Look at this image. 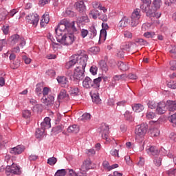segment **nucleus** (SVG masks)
Listing matches in <instances>:
<instances>
[{
    "label": "nucleus",
    "mask_w": 176,
    "mask_h": 176,
    "mask_svg": "<svg viewBox=\"0 0 176 176\" xmlns=\"http://www.w3.org/2000/svg\"><path fill=\"white\" fill-rule=\"evenodd\" d=\"M88 58L89 56L87 54H84L82 57L80 58L79 64L74 69L73 74H71V72H67V75L70 78L71 80L79 82V80H82L85 78V69L86 68V65H87Z\"/></svg>",
    "instance_id": "nucleus-1"
},
{
    "label": "nucleus",
    "mask_w": 176,
    "mask_h": 176,
    "mask_svg": "<svg viewBox=\"0 0 176 176\" xmlns=\"http://www.w3.org/2000/svg\"><path fill=\"white\" fill-rule=\"evenodd\" d=\"M142 1L143 4L140 6V9L146 14V16L148 17H156V19L160 18L162 13L156 12L155 10H151L152 0H142Z\"/></svg>",
    "instance_id": "nucleus-2"
},
{
    "label": "nucleus",
    "mask_w": 176,
    "mask_h": 176,
    "mask_svg": "<svg viewBox=\"0 0 176 176\" xmlns=\"http://www.w3.org/2000/svg\"><path fill=\"white\" fill-rule=\"evenodd\" d=\"M102 80V77H98L94 80L89 77H86L82 81V86L85 89H93V90H100V85Z\"/></svg>",
    "instance_id": "nucleus-3"
},
{
    "label": "nucleus",
    "mask_w": 176,
    "mask_h": 176,
    "mask_svg": "<svg viewBox=\"0 0 176 176\" xmlns=\"http://www.w3.org/2000/svg\"><path fill=\"white\" fill-rule=\"evenodd\" d=\"M56 39L57 42L63 45V46H69V45H72L74 43V41H75V36L72 33L65 34L63 35V33H60V34H57L56 36Z\"/></svg>",
    "instance_id": "nucleus-4"
},
{
    "label": "nucleus",
    "mask_w": 176,
    "mask_h": 176,
    "mask_svg": "<svg viewBox=\"0 0 176 176\" xmlns=\"http://www.w3.org/2000/svg\"><path fill=\"white\" fill-rule=\"evenodd\" d=\"M148 131V125L142 124L136 126L135 129V138L137 142H142L146 131Z\"/></svg>",
    "instance_id": "nucleus-5"
},
{
    "label": "nucleus",
    "mask_w": 176,
    "mask_h": 176,
    "mask_svg": "<svg viewBox=\"0 0 176 176\" xmlns=\"http://www.w3.org/2000/svg\"><path fill=\"white\" fill-rule=\"evenodd\" d=\"M86 53L85 51H78V54L73 55L70 58V60H69L66 65L65 68L67 69H69L75 65V64H77V65H79V61H80V57H83Z\"/></svg>",
    "instance_id": "nucleus-6"
},
{
    "label": "nucleus",
    "mask_w": 176,
    "mask_h": 176,
    "mask_svg": "<svg viewBox=\"0 0 176 176\" xmlns=\"http://www.w3.org/2000/svg\"><path fill=\"white\" fill-rule=\"evenodd\" d=\"M141 10L135 9L131 16V27H137L140 24V19H141Z\"/></svg>",
    "instance_id": "nucleus-7"
},
{
    "label": "nucleus",
    "mask_w": 176,
    "mask_h": 176,
    "mask_svg": "<svg viewBox=\"0 0 176 176\" xmlns=\"http://www.w3.org/2000/svg\"><path fill=\"white\" fill-rule=\"evenodd\" d=\"M9 42L11 45L19 43V46H21V47H24V45H25V40L19 34H14L11 36L9 38Z\"/></svg>",
    "instance_id": "nucleus-8"
},
{
    "label": "nucleus",
    "mask_w": 176,
    "mask_h": 176,
    "mask_svg": "<svg viewBox=\"0 0 176 176\" xmlns=\"http://www.w3.org/2000/svg\"><path fill=\"white\" fill-rule=\"evenodd\" d=\"M98 131L101 134L102 138L109 142V138H108V135L109 134V126L107 124H102Z\"/></svg>",
    "instance_id": "nucleus-9"
},
{
    "label": "nucleus",
    "mask_w": 176,
    "mask_h": 176,
    "mask_svg": "<svg viewBox=\"0 0 176 176\" xmlns=\"http://www.w3.org/2000/svg\"><path fill=\"white\" fill-rule=\"evenodd\" d=\"M27 23L32 24V27H36L39 23V15L38 14H30L25 17Z\"/></svg>",
    "instance_id": "nucleus-10"
},
{
    "label": "nucleus",
    "mask_w": 176,
    "mask_h": 176,
    "mask_svg": "<svg viewBox=\"0 0 176 176\" xmlns=\"http://www.w3.org/2000/svg\"><path fill=\"white\" fill-rule=\"evenodd\" d=\"M146 153L151 156H159L160 151L155 146H148L146 148Z\"/></svg>",
    "instance_id": "nucleus-11"
},
{
    "label": "nucleus",
    "mask_w": 176,
    "mask_h": 176,
    "mask_svg": "<svg viewBox=\"0 0 176 176\" xmlns=\"http://www.w3.org/2000/svg\"><path fill=\"white\" fill-rule=\"evenodd\" d=\"M91 97L93 102L95 104H100L101 99L100 98V94H98V90L92 89L90 92Z\"/></svg>",
    "instance_id": "nucleus-12"
},
{
    "label": "nucleus",
    "mask_w": 176,
    "mask_h": 176,
    "mask_svg": "<svg viewBox=\"0 0 176 176\" xmlns=\"http://www.w3.org/2000/svg\"><path fill=\"white\" fill-rule=\"evenodd\" d=\"M25 151V147L23 145H18L16 147L11 148L10 149V153L12 155H20Z\"/></svg>",
    "instance_id": "nucleus-13"
},
{
    "label": "nucleus",
    "mask_w": 176,
    "mask_h": 176,
    "mask_svg": "<svg viewBox=\"0 0 176 176\" xmlns=\"http://www.w3.org/2000/svg\"><path fill=\"white\" fill-rule=\"evenodd\" d=\"M42 101L47 107H52L54 104V96L49 95L47 97L43 96Z\"/></svg>",
    "instance_id": "nucleus-14"
},
{
    "label": "nucleus",
    "mask_w": 176,
    "mask_h": 176,
    "mask_svg": "<svg viewBox=\"0 0 176 176\" xmlns=\"http://www.w3.org/2000/svg\"><path fill=\"white\" fill-rule=\"evenodd\" d=\"M63 23L66 28V30L68 31V30H72L73 32H76V31H78L75 27V21L69 22V21L67 19H63Z\"/></svg>",
    "instance_id": "nucleus-15"
},
{
    "label": "nucleus",
    "mask_w": 176,
    "mask_h": 176,
    "mask_svg": "<svg viewBox=\"0 0 176 176\" xmlns=\"http://www.w3.org/2000/svg\"><path fill=\"white\" fill-rule=\"evenodd\" d=\"M67 28H65V24L64 23V21H61L58 24L57 28L55 29L56 36L57 35H60V34H63L64 31H65Z\"/></svg>",
    "instance_id": "nucleus-16"
},
{
    "label": "nucleus",
    "mask_w": 176,
    "mask_h": 176,
    "mask_svg": "<svg viewBox=\"0 0 176 176\" xmlns=\"http://www.w3.org/2000/svg\"><path fill=\"white\" fill-rule=\"evenodd\" d=\"M167 109V104L164 102H159L157 107V112L159 115H163V113H166V109Z\"/></svg>",
    "instance_id": "nucleus-17"
},
{
    "label": "nucleus",
    "mask_w": 176,
    "mask_h": 176,
    "mask_svg": "<svg viewBox=\"0 0 176 176\" xmlns=\"http://www.w3.org/2000/svg\"><path fill=\"white\" fill-rule=\"evenodd\" d=\"M50 118L46 117L43 122L41 123V129L44 130H47V129H50L52 127V124L50 123Z\"/></svg>",
    "instance_id": "nucleus-18"
},
{
    "label": "nucleus",
    "mask_w": 176,
    "mask_h": 176,
    "mask_svg": "<svg viewBox=\"0 0 176 176\" xmlns=\"http://www.w3.org/2000/svg\"><path fill=\"white\" fill-rule=\"evenodd\" d=\"M166 108H168L169 112H174L176 111V100H167Z\"/></svg>",
    "instance_id": "nucleus-19"
},
{
    "label": "nucleus",
    "mask_w": 176,
    "mask_h": 176,
    "mask_svg": "<svg viewBox=\"0 0 176 176\" xmlns=\"http://www.w3.org/2000/svg\"><path fill=\"white\" fill-rule=\"evenodd\" d=\"M85 2H86V0H82L76 3V9L80 13H82V12H85V10L86 9V6L85 5Z\"/></svg>",
    "instance_id": "nucleus-20"
},
{
    "label": "nucleus",
    "mask_w": 176,
    "mask_h": 176,
    "mask_svg": "<svg viewBox=\"0 0 176 176\" xmlns=\"http://www.w3.org/2000/svg\"><path fill=\"white\" fill-rule=\"evenodd\" d=\"M129 25V17L127 16H123L122 19L118 23V27L119 28H125V27H127Z\"/></svg>",
    "instance_id": "nucleus-21"
},
{
    "label": "nucleus",
    "mask_w": 176,
    "mask_h": 176,
    "mask_svg": "<svg viewBox=\"0 0 176 176\" xmlns=\"http://www.w3.org/2000/svg\"><path fill=\"white\" fill-rule=\"evenodd\" d=\"M50 19L49 18V12H45L41 20V27H45L46 24H47L50 21Z\"/></svg>",
    "instance_id": "nucleus-22"
},
{
    "label": "nucleus",
    "mask_w": 176,
    "mask_h": 176,
    "mask_svg": "<svg viewBox=\"0 0 176 176\" xmlns=\"http://www.w3.org/2000/svg\"><path fill=\"white\" fill-rule=\"evenodd\" d=\"M10 172L12 174H15L16 175H20V174H21V171L20 170V168L14 164H12V165L10 166Z\"/></svg>",
    "instance_id": "nucleus-23"
},
{
    "label": "nucleus",
    "mask_w": 176,
    "mask_h": 176,
    "mask_svg": "<svg viewBox=\"0 0 176 176\" xmlns=\"http://www.w3.org/2000/svg\"><path fill=\"white\" fill-rule=\"evenodd\" d=\"M91 165V161L90 159L86 160L82 166H81V171H87V170L90 169V166Z\"/></svg>",
    "instance_id": "nucleus-24"
},
{
    "label": "nucleus",
    "mask_w": 176,
    "mask_h": 176,
    "mask_svg": "<svg viewBox=\"0 0 176 176\" xmlns=\"http://www.w3.org/2000/svg\"><path fill=\"white\" fill-rule=\"evenodd\" d=\"M69 93L70 96H72L73 97H76V96H79L80 94V90L78 87H70L69 90Z\"/></svg>",
    "instance_id": "nucleus-25"
},
{
    "label": "nucleus",
    "mask_w": 176,
    "mask_h": 176,
    "mask_svg": "<svg viewBox=\"0 0 176 176\" xmlns=\"http://www.w3.org/2000/svg\"><path fill=\"white\" fill-rule=\"evenodd\" d=\"M144 105L141 104H134L132 105V109L133 111H134V112H142L144 109Z\"/></svg>",
    "instance_id": "nucleus-26"
},
{
    "label": "nucleus",
    "mask_w": 176,
    "mask_h": 176,
    "mask_svg": "<svg viewBox=\"0 0 176 176\" xmlns=\"http://www.w3.org/2000/svg\"><path fill=\"white\" fill-rule=\"evenodd\" d=\"M80 130V129L79 128V126L76 124L69 126L67 129L68 133H74V134L79 133Z\"/></svg>",
    "instance_id": "nucleus-27"
},
{
    "label": "nucleus",
    "mask_w": 176,
    "mask_h": 176,
    "mask_svg": "<svg viewBox=\"0 0 176 176\" xmlns=\"http://www.w3.org/2000/svg\"><path fill=\"white\" fill-rule=\"evenodd\" d=\"M56 79L59 85L62 86H64L65 85H67L68 83V79L64 76H59L57 77Z\"/></svg>",
    "instance_id": "nucleus-28"
},
{
    "label": "nucleus",
    "mask_w": 176,
    "mask_h": 176,
    "mask_svg": "<svg viewBox=\"0 0 176 176\" xmlns=\"http://www.w3.org/2000/svg\"><path fill=\"white\" fill-rule=\"evenodd\" d=\"M150 133L152 137H159V135H160V131L159 130V129L155 126H151L150 128Z\"/></svg>",
    "instance_id": "nucleus-29"
},
{
    "label": "nucleus",
    "mask_w": 176,
    "mask_h": 176,
    "mask_svg": "<svg viewBox=\"0 0 176 176\" xmlns=\"http://www.w3.org/2000/svg\"><path fill=\"white\" fill-rule=\"evenodd\" d=\"M117 65L121 71H127V69L129 68L127 64L122 61H118Z\"/></svg>",
    "instance_id": "nucleus-30"
},
{
    "label": "nucleus",
    "mask_w": 176,
    "mask_h": 176,
    "mask_svg": "<svg viewBox=\"0 0 176 176\" xmlns=\"http://www.w3.org/2000/svg\"><path fill=\"white\" fill-rule=\"evenodd\" d=\"M99 66L102 71H104V72L108 71V65H107V62H105V60H100L99 62Z\"/></svg>",
    "instance_id": "nucleus-31"
},
{
    "label": "nucleus",
    "mask_w": 176,
    "mask_h": 176,
    "mask_svg": "<svg viewBox=\"0 0 176 176\" xmlns=\"http://www.w3.org/2000/svg\"><path fill=\"white\" fill-rule=\"evenodd\" d=\"M132 46H134V44L131 43H122L121 45V49L122 50H129Z\"/></svg>",
    "instance_id": "nucleus-32"
},
{
    "label": "nucleus",
    "mask_w": 176,
    "mask_h": 176,
    "mask_svg": "<svg viewBox=\"0 0 176 176\" xmlns=\"http://www.w3.org/2000/svg\"><path fill=\"white\" fill-rule=\"evenodd\" d=\"M89 15L94 20H97V17H100V12H98V10H92L90 11Z\"/></svg>",
    "instance_id": "nucleus-33"
},
{
    "label": "nucleus",
    "mask_w": 176,
    "mask_h": 176,
    "mask_svg": "<svg viewBox=\"0 0 176 176\" xmlns=\"http://www.w3.org/2000/svg\"><path fill=\"white\" fill-rule=\"evenodd\" d=\"M45 134V129H37L36 130L35 135L36 138H41V137H43V135Z\"/></svg>",
    "instance_id": "nucleus-34"
},
{
    "label": "nucleus",
    "mask_w": 176,
    "mask_h": 176,
    "mask_svg": "<svg viewBox=\"0 0 176 176\" xmlns=\"http://www.w3.org/2000/svg\"><path fill=\"white\" fill-rule=\"evenodd\" d=\"M89 32L91 34L90 38H94L96 35H97V30H96V27L94 26H91L89 28Z\"/></svg>",
    "instance_id": "nucleus-35"
},
{
    "label": "nucleus",
    "mask_w": 176,
    "mask_h": 176,
    "mask_svg": "<svg viewBox=\"0 0 176 176\" xmlns=\"http://www.w3.org/2000/svg\"><path fill=\"white\" fill-rule=\"evenodd\" d=\"M57 163V158L54 157H52L47 159V164L50 166H54Z\"/></svg>",
    "instance_id": "nucleus-36"
},
{
    "label": "nucleus",
    "mask_w": 176,
    "mask_h": 176,
    "mask_svg": "<svg viewBox=\"0 0 176 176\" xmlns=\"http://www.w3.org/2000/svg\"><path fill=\"white\" fill-rule=\"evenodd\" d=\"M67 91L65 89H61L59 95L58 96V100H63V98H65L67 97Z\"/></svg>",
    "instance_id": "nucleus-37"
},
{
    "label": "nucleus",
    "mask_w": 176,
    "mask_h": 176,
    "mask_svg": "<svg viewBox=\"0 0 176 176\" xmlns=\"http://www.w3.org/2000/svg\"><path fill=\"white\" fill-rule=\"evenodd\" d=\"M20 64H21V61L20 59H16V60L13 63V65H12V69H17L19 67H20Z\"/></svg>",
    "instance_id": "nucleus-38"
},
{
    "label": "nucleus",
    "mask_w": 176,
    "mask_h": 176,
    "mask_svg": "<svg viewBox=\"0 0 176 176\" xmlns=\"http://www.w3.org/2000/svg\"><path fill=\"white\" fill-rule=\"evenodd\" d=\"M153 163L156 167H160L162 166V158L161 157H155L153 160Z\"/></svg>",
    "instance_id": "nucleus-39"
},
{
    "label": "nucleus",
    "mask_w": 176,
    "mask_h": 176,
    "mask_svg": "<svg viewBox=\"0 0 176 176\" xmlns=\"http://www.w3.org/2000/svg\"><path fill=\"white\" fill-rule=\"evenodd\" d=\"M153 5L156 10L160 9V6H162V0H154Z\"/></svg>",
    "instance_id": "nucleus-40"
},
{
    "label": "nucleus",
    "mask_w": 176,
    "mask_h": 176,
    "mask_svg": "<svg viewBox=\"0 0 176 176\" xmlns=\"http://www.w3.org/2000/svg\"><path fill=\"white\" fill-rule=\"evenodd\" d=\"M135 42L141 46H146L148 45V42L142 38H137Z\"/></svg>",
    "instance_id": "nucleus-41"
},
{
    "label": "nucleus",
    "mask_w": 176,
    "mask_h": 176,
    "mask_svg": "<svg viewBox=\"0 0 176 176\" xmlns=\"http://www.w3.org/2000/svg\"><path fill=\"white\" fill-rule=\"evenodd\" d=\"M67 170L65 169L58 170L54 176H65Z\"/></svg>",
    "instance_id": "nucleus-42"
},
{
    "label": "nucleus",
    "mask_w": 176,
    "mask_h": 176,
    "mask_svg": "<svg viewBox=\"0 0 176 176\" xmlns=\"http://www.w3.org/2000/svg\"><path fill=\"white\" fill-rule=\"evenodd\" d=\"M63 129H64V126L59 125L54 127L52 129V131H54V133H56V134H58V133H61V131H63Z\"/></svg>",
    "instance_id": "nucleus-43"
},
{
    "label": "nucleus",
    "mask_w": 176,
    "mask_h": 176,
    "mask_svg": "<svg viewBox=\"0 0 176 176\" xmlns=\"http://www.w3.org/2000/svg\"><path fill=\"white\" fill-rule=\"evenodd\" d=\"M146 119H155V118H156V114L153 112L148 111L146 113Z\"/></svg>",
    "instance_id": "nucleus-44"
},
{
    "label": "nucleus",
    "mask_w": 176,
    "mask_h": 176,
    "mask_svg": "<svg viewBox=\"0 0 176 176\" xmlns=\"http://www.w3.org/2000/svg\"><path fill=\"white\" fill-rule=\"evenodd\" d=\"M90 118H91L90 113H85L82 114V116H81L80 120H84V121L90 120Z\"/></svg>",
    "instance_id": "nucleus-45"
},
{
    "label": "nucleus",
    "mask_w": 176,
    "mask_h": 176,
    "mask_svg": "<svg viewBox=\"0 0 176 176\" xmlns=\"http://www.w3.org/2000/svg\"><path fill=\"white\" fill-rule=\"evenodd\" d=\"M89 71L91 74H92V75H97V71H98V67H97V66L96 65H93L91 67Z\"/></svg>",
    "instance_id": "nucleus-46"
},
{
    "label": "nucleus",
    "mask_w": 176,
    "mask_h": 176,
    "mask_svg": "<svg viewBox=\"0 0 176 176\" xmlns=\"http://www.w3.org/2000/svg\"><path fill=\"white\" fill-rule=\"evenodd\" d=\"M89 52L93 53V54H97L100 52V47H92L89 49Z\"/></svg>",
    "instance_id": "nucleus-47"
},
{
    "label": "nucleus",
    "mask_w": 176,
    "mask_h": 176,
    "mask_svg": "<svg viewBox=\"0 0 176 176\" xmlns=\"http://www.w3.org/2000/svg\"><path fill=\"white\" fill-rule=\"evenodd\" d=\"M124 116L126 120H133V117L131 116V113L129 111H126L125 112V113L124 114Z\"/></svg>",
    "instance_id": "nucleus-48"
},
{
    "label": "nucleus",
    "mask_w": 176,
    "mask_h": 176,
    "mask_svg": "<svg viewBox=\"0 0 176 176\" xmlns=\"http://www.w3.org/2000/svg\"><path fill=\"white\" fill-rule=\"evenodd\" d=\"M23 118H25V119H28V118H31V111H30V110L23 111Z\"/></svg>",
    "instance_id": "nucleus-49"
},
{
    "label": "nucleus",
    "mask_w": 176,
    "mask_h": 176,
    "mask_svg": "<svg viewBox=\"0 0 176 176\" xmlns=\"http://www.w3.org/2000/svg\"><path fill=\"white\" fill-rule=\"evenodd\" d=\"M144 36L145 38H153V36H155V32H146L144 34Z\"/></svg>",
    "instance_id": "nucleus-50"
},
{
    "label": "nucleus",
    "mask_w": 176,
    "mask_h": 176,
    "mask_svg": "<svg viewBox=\"0 0 176 176\" xmlns=\"http://www.w3.org/2000/svg\"><path fill=\"white\" fill-rule=\"evenodd\" d=\"M46 75H47L48 76H50V78H53V76H56V72H54V70L53 69H48L46 72Z\"/></svg>",
    "instance_id": "nucleus-51"
},
{
    "label": "nucleus",
    "mask_w": 176,
    "mask_h": 176,
    "mask_svg": "<svg viewBox=\"0 0 176 176\" xmlns=\"http://www.w3.org/2000/svg\"><path fill=\"white\" fill-rule=\"evenodd\" d=\"M169 52L173 58H176V46L172 47V49Z\"/></svg>",
    "instance_id": "nucleus-52"
},
{
    "label": "nucleus",
    "mask_w": 176,
    "mask_h": 176,
    "mask_svg": "<svg viewBox=\"0 0 176 176\" xmlns=\"http://www.w3.org/2000/svg\"><path fill=\"white\" fill-rule=\"evenodd\" d=\"M100 38H101L102 39H104V41L107 39V30H100Z\"/></svg>",
    "instance_id": "nucleus-53"
},
{
    "label": "nucleus",
    "mask_w": 176,
    "mask_h": 176,
    "mask_svg": "<svg viewBox=\"0 0 176 176\" xmlns=\"http://www.w3.org/2000/svg\"><path fill=\"white\" fill-rule=\"evenodd\" d=\"M99 19L102 20L103 23H107V21H108V16L105 14H102L99 16Z\"/></svg>",
    "instance_id": "nucleus-54"
},
{
    "label": "nucleus",
    "mask_w": 176,
    "mask_h": 176,
    "mask_svg": "<svg viewBox=\"0 0 176 176\" xmlns=\"http://www.w3.org/2000/svg\"><path fill=\"white\" fill-rule=\"evenodd\" d=\"M87 35H89V30L82 29L80 30V36H82V38H86Z\"/></svg>",
    "instance_id": "nucleus-55"
},
{
    "label": "nucleus",
    "mask_w": 176,
    "mask_h": 176,
    "mask_svg": "<svg viewBox=\"0 0 176 176\" xmlns=\"http://www.w3.org/2000/svg\"><path fill=\"white\" fill-rule=\"evenodd\" d=\"M110 153L112 156H114V157H119V151L116 149H112L110 151Z\"/></svg>",
    "instance_id": "nucleus-56"
},
{
    "label": "nucleus",
    "mask_w": 176,
    "mask_h": 176,
    "mask_svg": "<svg viewBox=\"0 0 176 176\" xmlns=\"http://www.w3.org/2000/svg\"><path fill=\"white\" fill-rule=\"evenodd\" d=\"M148 107L151 109H155V108H156V107H157V104L154 101H149L148 102Z\"/></svg>",
    "instance_id": "nucleus-57"
},
{
    "label": "nucleus",
    "mask_w": 176,
    "mask_h": 176,
    "mask_svg": "<svg viewBox=\"0 0 176 176\" xmlns=\"http://www.w3.org/2000/svg\"><path fill=\"white\" fill-rule=\"evenodd\" d=\"M167 174L169 176H175L176 168H171L167 171Z\"/></svg>",
    "instance_id": "nucleus-58"
},
{
    "label": "nucleus",
    "mask_w": 176,
    "mask_h": 176,
    "mask_svg": "<svg viewBox=\"0 0 176 176\" xmlns=\"http://www.w3.org/2000/svg\"><path fill=\"white\" fill-rule=\"evenodd\" d=\"M171 71H175L176 69V60H172L170 62Z\"/></svg>",
    "instance_id": "nucleus-59"
},
{
    "label": "nucleus",
    "mask_w": 176,
    "mask_h": 176,
    "mask_svg": "<svg viewBox=\"0 0 176 176\" xmlns=\"http://www.w3.org/2000/svg\"><path fill=\"white\" fill-rule=\"evenodd\" d=\"M86 153L89 156H94V155H96V151L94 149H93V148L87 150Z\"/></svg>",
    "instance_id": "nucleus-60"
},
{
    "label": "nucleus",
    "mask_w": 176,
    "mask_h": 176,
    "mask_svg": "<svg viewBox=\"0 0 176 176\" xmlns=\"http://www.w3.org/2000/svg\"><path fill=\"white\" fill-rule=\"evenodd\" d=\"M50 92V89H49L48 87H44L43 90V97H46V96H47Z\"/></svg>",
    "instance_id": "nucleus-61"
},
{
    "label": "nucleus",
    "mask_w": 176,
    "mask_h": 176,
    "mask_svg": "<svg viewBox=\"0 0 176 176\" xmlns=\"http://www.w3.org/2000/svg\"><path fill=\"white\" fill-rule=\"evenodd\" d=\"M117 56L120 58H123V56H124V52L123 50L120 49L117 51Z\"/></svg>",
    "instance_id": "nucleus-62"
},
{
    "label": "nucleus",
    "mask_w": 176,
    "mask_h": 176,
    "mask_svg": "<svg viewBox=\"0 0 176 176\" xmlns=\"http://www.w3.org/2000/svg\"><path fill=\"white\" fill-rule=\"evenodd\" d=\"M169 138H170L172 141H175L176 142V133L174 132L170 133Z\"/></svg>",
    "instance_id": "nucleus-63"
},
{
    "label": "nucleus",
    "mask_w": 176,
    "mask_h": 176,
    "mask_svg": "<svg viewBox=\"0 0 176 176\" xmlns=\"http://www.w3.org/2000/svg\"><path fill=\"white\" fill-rule=\"evenodd\" d=\"M69 171V175L70 176H78V173H75L74 169H67Z\"/></svg>",
    "instance_id": "nucleus-64"
}]
</instances>
